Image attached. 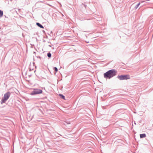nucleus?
<instances>
[{
	"mask_svg": "<svg viewBox=\"0 0 153 153\" xmlns=\"http://www.w3.org/2000/svg\"><path fill=\"white\" fill-rule=\"evenodd\" d=\"M117 71L115 69H112L108 70L104 74V77L106 79H110L115 76Z\"/></svg>",
	"mask_w": 153,
	"mask_h": 153,
	"instance_id": "1",
	"label": "nucleus"
},
{
	"mask_svg": "<svg viewBox=\"0 0 153 153\" xmlns=\"http://www.w3.org/2000/svg\"><path fill=\"white\" fill-rule=\"evenodd\" d=\"M11 94V93L10 91H8L4 94V96L2 98L1 102L2 104L5 103L6 101L9 98Z\"/></svg>",
	"mask_w": 153,
	"mask_h": 153,
	"instance_id": "2",
	"label": "nucleus"
},
{
	"mask_svg": "<svg viewBox=\"0 0 153 153\" xmlns=\"http://www.w3.org/2000/svg\"><path fill=\"white\" fill-rule=\"evenodd\" d=\"M42 90L38 88H33V90L32 91L30 94L32 95L39 94L42 93Z\"/></svg>",
	"mask_w": 153,
	"mask_h": 153,
	"instance_id": "3",
	"label": "nucleus"
},
{
	"mask_svg": "<svg viewBox=\"0 0 153 153\" xmlns=\"http://www.w3.org/2000/svg\"><path fill=\"white\" fill-rule=\"evenodd\" d=\"M117 78L121 80H127L130 79V75L128 74L118 75Z\"/></svg>",
	"mask_w": 153,
	"mask_h": 153,
	"instance_id": "4",
	"label": "nucleus"
},
{
	"mask_svg": "<svg viewBox=\"0 0 153 153\" xmlns=\"http://www.w3.org/2000/svg\"><path fill=\"white\" fill-rule=\"evenodd\" d=\"M36 25L41 28H44V27L43 25L39 22H37L36 23Z\"/></svg>",
	"mask_w": 153,
	"mask_h": 153,
	"instance_id": "5",
	"label": "nucleus"
},
{
	"mask_svg": "<svg viewBox=\"0 0 153 153\" xmlns=\"http://www.w3.org/2000/svg\"><path fill=\"white\" fill-rule=\"evenodd\" d=\"M140 138H143L145 137L146 136V134L145 133L140 134Z\"/></svg>",
	"mask_w": 153,
	"mask_h": 153,
	"instance_id": "6",
	"label": "nucleus"
},
{
	"mask_svg": "<svg viewBox=\"0 0 153 153\" xmlns=\"http://www.w3.org/2000/svg\"><path fill=\"white\" fill-rule=\"evenodd\" d=\"M59 96L61 98L65 100V96L62 94H59Z\"/></svg>",
	"mask_w": 153,
	"mask_h": 153,
	"instance_id": "7",
	"label": "nucleus"
},
{
	"mask_svg": "<svg viewBox=\"0 0 153 153\" xmlns=\"http://www.w3.org/2000/svg\"><path fill=\"white\" fill-rule=\"evenodd\" d=\"M47 55L48 57L49 58H50L51 57V54L50 52L47 53Z\"/></svg>",
	"mask_w": 153,
	"mask_h": 153,
	"instance_id": "8",
	"label": "nucleus"
},
{
	"mask_svg": "<svg viewBox=\"0 0 153 153\" xmlns=\"http://www.w3.org/2000/svg\"><path fill=\"white\" fill-rule=\"evenodd\" d=\"M3 11L0 10V17H1L3 16Z\"/></svg>",
	"mask_w": 153,
	"mask_h": 153,
	"instance_id": "9",
	"label": "nucleus"
},
{
	"mask_svg": "<svg viewBox=\"0 0 153 153\" xmlns=\"http://www.w3.org/2000/svg\"><path fill=\"white\" fill-rule=\"evenodd\" d=\"M140 4V3H138L135 7L134 8L135 9H137Z\"/></svg>",
	"mask_w": 153,
	"mask_h": 153,
	"instance_id": "10",
	"label": "nucleus"
},
{
	"mask_svg": "<svg viewBox=\"0 0 153 153\" xmlns=\"http://www.w3.org/2000/svg\"><path fill=\"white\" fill-rule=\"evenodd\" d=\"M53 69L56 72H57L58 71V69L56 67H54L53 68Z\"/></svg>",
	"mask_w": 153,
	"mask_h": 153,
	"instance_id": "11",
	"label": "nucleus"
},
{
	"mask_svg": "<svg viewBox=\"0 0 153 153\" xmlns=\"http://www.w3.org/2000/svg\"><path fill=\"white\" fill-rule=\"evenodd\" d=\"M66 123L68 124H70V122H66Z\"/></svg>",
	"mask_w": 153,
	"mask_h": 153,
	"instance_id": "12",
	"label": "nucleus"
},
{
	"mask_svg": "<svg viewBox=\"0 0 153 153\" xmlns=\"http://www.w3.org/2000/svg\"><path fill=\"white\" fill-rule=\"evenodd\" d=\"M83 5H84V6L85 7V8H86V5L85 4H83Z\"/></svg>",
	"mask_w": 153,
	"mask_h": 153,
	"instance_id": "13",
	"label": "nucleus"
},
{
	"mask_svg": "<svg viewBox=\"0 0 153 153\" xmlns=\"http://www.w3.org/2000/svg\"><path fill=\"white\" fill-rule=\"evenodd\" d=\"M4 17H5V18H8V17L4 15Z\"/></svg>",
	"mask_w": 153,
	"mask_h": 153,
	"instance_id": "14",
	"label": "nucleus"
},
{
	"mask_svg": "<svg viewBox=\"0 0 153 153\" xmlns=\"http://www.w3.org/2000/svg\"><path fill=\"white\" fill-rule=\"evenodd\" d=\"M144 1H141V3L143 2H144Z\"/></svg>",
	"mask_w": 153,
	"mask_h": 153,
	"instance_id": "15",
	"label": "nucleus"
},
{
	"mask_svg": "<svg viewBox=\"0 0 153 153\" xmlns=\"http://www.w3.org/2000/svg\"><path fill=\"white\" fill-rule=\"evenodd\" d=\"M36 52H34L33 53H36Z\"/></svg>",
	"mask_w": 153,
	"mask_h": 153,
	"instance_id": "16",
	"label": "nucleus"
},
{
	"mask_svg": "<svg viewBox=\"0 0 153 153\" xmlns=\"http://www.w3.org/2000/svg\"><path fill=\"white\" fill-rule=\"evenodd\" d=\"M58 134V135H60V136H61V135H60V134Z\"/></svg>",
	"mask_w": 153,
	"mask_h": 153,
	"instance_id": "17",
	"label": "nucleus"
},
{
	"mask_svg": "<svg viewBox=\"0 0 153 153\" xmlns=\"http://www.w3.org/2000/svg\"><path fill=\"white\" fill-rule=\"evenodd\" d=\"M43 32H45V31L44 30H43Z\"/></svg>",
	"mask_w": 153,
	"mask_h": 153,
	"instance_id": "18",
	"label": "nucleus"
},
{
	"mask_svg": "<svg viewBox=\"0 0 153 153\" xmlns=\"http://www.w3.org/2000/svg\"><path fill=\"white\" fill-rule=\"evenodd\" d=\"M48 5H49V6H51V5H49V4H48Z\"/></svg>",
	"mask_w": 153,
	"mask_h": 153,
	"instance_id": "19",
	"label": "nucleus"
},
{
	"mask_svg": "<svg viewBox=\"0 0 153 153\" xmlns=\"http://www.w3.org/2000/svg\"><path fill=\"white\" fill-rule=\"evenodd\" d=\"M60 4L61 6H62V5L61 4Z\"/></svg>",
	"mask_w": 153,
	"mask_h": 153,
	"instance_id": "20",
	"label": "nucleus"
},
{
	"mask_svg": "<svg viewBox=\"0 0 153 153\" xmlns=\"http://www.w3.org/2000/svg\"><path fill=\"white\" fill-rule=\"evenodd\" d=\"M87 43H88V41H87Z\"/></svg>",
	"mask_w": 153,
	"mask_h": 153,
	"instance_id": "21",
	"label": "nucleus"
},
{
	"mask_svg": "<svg viewBox=\"0 0 153 153\" xmlns=\"http://www.w3.org/2000/svg\"><path fill=\"white\" fill-rule=\"evenodd\" d=\"M87 43H88V41H87Z\"/></svg>",
	"mask_w": 153,
	"mask_h": 153,
	"instance_id": "22",
	"label": "nucleus"
}]
</instances>
